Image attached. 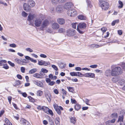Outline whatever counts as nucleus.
<instances>
[{
  "instance_id": "f257e3e1",
  "label": "nucleus",
  "mask_w": 125,
  "mask_h": 125,
  "mask_svg": "<svg viewBox=\"0 0 125 125\" xmlns=\"http://www.w3.org/2000/svg\"><path fill=\"white\" fill-rule=\"evenodd\" d=\"M43 20L42 15H41L36 17L34 20V23L35 26L37 27L41 26Z\"/></svg>"
},
{
  "instance_id": "f03ea898",
  "label": "nucleus",
  "mask_w": 125,
  "mask_h": 125,
  "mask_svg": "<svg viewBox=\"0 0 125 125\" xmlns=\"http://www.w3.org/2000/svg\"><path fill=\"white\" fill-rule=\"evenodd\" d=\"M105 0H99V4L102 9L104 10H108L109 8L108 3Z\"/></svg>"
},
{
  "instance_id": "7ed1b4c3",
  "label": "nucleus",
  "mask_w": 125,
  "mask_h": 125,
  "mask_svg": "<svg viewBox=\"0 0 125 125\" xmlns=\"http://www.w3.org/2000/svg\"><path fill=\"white\" fill-rule=\"evenodd\" d=\"M87 26L86 24L83 22L80 23L77 25V30L79 33L81 34H83L84 31L81 30L80 29H85Z\"/></svg>"
},
{
  "instance_id": "20e7f679",
  "label": "nucleus",
  "mask_w": 125,
  "mask_h": 125,
  "mask_svg": "<svg viewBox=\"0 0 125 125\" xmlns=\"http://www.w3.org/2000/svg\"><path fill=\"white\" fill-rule=\"evenodd\" d=\"M49 24V22L47 20H45L42 22L41 27H40V30L43 31Z\"/></svg>"
},
{
  "instance_id": "39448f33",
  "label": "nucleus",
  "mask_w": 125,
  "mask_h": 125,
  "mask_svg": "<svg viewBox=\"0 0 125 125\" xmlns=\"http://www.w3.org/2000/svg\"><path fill=\"white\" fill-rule=\"evenodd\" d=\"M67 13L69 16L73 17L76 16L77 15V11L74 9L69 10L67 11Z\"/></svg>"
},
{
  "instance_id": "423d86ee",
  "label": "nucleus",
  "mask_w": 125,
  "mask_h": 125,
  "mask_svg": "<svg viewBox=\"0 0 125 125\" xmlns=\"http://www.w3.org/2000/svg\"><path fill=\"white\" fill-rule=\"evenodd\" d=\"M111 68L112 70L111 75L112 76H115L120 75L119 74V72H118L115 71V70L117 69L116 68H114V65L112 66Z\"/></svg>"
},
{
  "instance_id": "0eeeda50",
  "label": "nucleus",
  "mask_w": 125,
  "mask_h": 125,
  "mask_svg": "<svg viewBox=\"0 0 125 125\" xmlns=\"http://www.w3.org/2000/svg\"><path fill=\"white\" fill-rule=\"evenodd\" d=\"M35 18V16L34 14H32L30 13L28 16L27 20L31 24H32L33 23V19Z\"/></svg>"
},
{
  "instance_id": "6e6552de",
  "label": "nucleus",
  "mask_w": 125,
  "mask_h": 125,
  "mask_svg": "<svg viewBox=\"0 0 125 125\" xmlns=\"http://www.w3.org/2000/svg\"><path fill=\"white\" fill-rule=\"evenodd\" d=\"M45 96L49 102H50L51 99V95L49 91H47L44 93Z\"/></svg>"
},
{
  "instance_id": "1a4fd4ad",
  "label": "nucleus",
  "mask_w": 125,
  "mask_h": 125,
  "mask_svg": "<svg viewBox=\"0 0 125 125\" xmlns=\"http://www.w3.org/2000/svg\"><path fill=\"white\" fill-rule=\"evenodd\" d=\"M67 36H73L76 33V31L75 30L73 29L68 30L67 31Z\"/></svg>"
},
{
  "instance_id": "9d476101",
  "label": "nucleus",
  "mask_w": 125,
  "mask_h": 125,
  "mask_svg": "<svg viewBox=\"0 0 125 125\" xmlns=\"http://www.w3.org/2000/svg\"><path fill=\"white\" fill-rule=\"evenodd\" d=\"M73 6V3L71 2H68L65 3L64 6V8L66 9H70Z\"/></svg>"
},
{
  "instance_id": "9b49d317",
  "label": "nucleus",
  "mask_w": 125,
  "mask_h": 125,
  "mask_svg": "<svg viewBox=\"0 0 125 125\" xmlns=\"http://www.w3.org/2000/svg\"><path fill=\"white\" fill-rule=\"evenodd\" d=\"M95 74L94 73H87L83 74V76L89 78H94L95 77Z\"/></svg>"
},
{
  "instance_id": "f8f14e48",
  "label": "nucleus",
  "mask_w": 125,
  "mask_h": 125,
  "mask_svg": "<svg viewBox=\"0 0 125 125\" xmlns=\"http://www.w3.org/2000/svg\"><path fill=\"white\" fill-rule=\"evenodd\" d=\"M30 7L28 4L26 3H24L23 4V8L24 10L27 12H28L31 10Z\"/></svg>"
},
{
  "instance_id": "ddd939ff",
  "label": "nucleus",
  "mask_w": 125,
  "mask_h": 125,
  "mask_svg": "<svg viewBox=\"0 0 125 125\" xmlns=\"http://www.w3.org/2000/svg\"><path fill=\"white\" fill-rule=\"evenodd\" d=\"M28 4L30 8L34 6L35 5V3L33 0H29L28 2Z\"/></svg>"
},
{
  "instance_id": "4468645a",
  "label": "nucleus",
  "mask_w": 125,
  "mask_h": 125,
  "mask_svg": "<svg viewBox=\"0 0 125 125\" xmlns=\"http://www.w3.org/2000/svg\"><path fill=\"white\" fill-rule=\"evenodd\" d=\"M33 83L36 85L41 87H43V86L42 83L41 81H34Z\"/></svg>"
},
{
  "instance_id": "2eb2a0df",
  "label": "nucleus",
  "mask_w": 125,
  "mask_h": 125,
  "mask_svg": "<svg viewBox=\"0 0 125 125\" xmlns=\"http://www.w3.org/2000/svg\"><path fill=\"white\" fill-rule=\"evenodd\" d=\"M58 22L60 24L63 25L64 24L65 22V20L62 18H59L57 20Z\"/></svg>"
},
{
  "instance_id": "dca6fc26",
  "label": "nucleus",
  "mask_w": 125,
  "mask_h": 125,
  "mask_svg": "<svg viewBox=\"0 0 125 125\" xmlns=\"http://www.w3.org/2000/svg\"><path fill=\"white\" fill-rule=\"evenodd\" d=\"M21 123L24 125H30L29 123L23 118H21L20 120Z\"/></svg>"
},
{
  "instance_id": "f3484780",
  "label": "nucleus",
  "mask_w": 125,
  "mask_h": 125,
  "mask_svg": "<svg viewBox=\"0 0 125 125\" xmlns=\"http://www.w3.org/2000/svg\"><path fill=\"white\" fill-rule=\"evenodd\" d=\"M59 27V25L56 23H54L52 25V28L54 30H57Z\"/></svg>"
},
{
  "instance_id": "a211bd4d",
  "label": "nucleus",
  "mask_w": 125,
  "mask_h": 125,
  "mask_svg": "<svg viewBox=\"0 0 125 125\" xmlns=\"http://www.w3.org/2000/svg\"><path fill=\"white\" fill-rule=\"evenodd\" d=\"M63 7L62 6L59 5L56 8V11L58 13H61L62 11Z\"/></svg>"
},
{
  "instance_id": "6ab92c4d",
  "label": "nucleus",
  "mask_w": 125,
  "mask_h": 125,
  "mask_svg": "<svg viewBox=\"0 0 125 125\" xmlns=\"http://www.w3.org/2000/svg\"><path fill=\"white\" fill-rule=\"evenodd\" d=\"M45 109L46 110V111H45L46 113L48 114H50L52 115H53V113L52 111L51 110L49 109L47 107H45Z\"/></svg>"
},
{
  "instance_id": "aec40b11",
  "label": "nucleus",
  "mask_w": 125,
  "mask_h": 125,
  "mask_svg": "<svg viewBox=\"0 0 125 125\" xmlns=\"http://www.w3.org/2000/svg\"><path fill=\"white\" fill-rule=\"evenodd\" d=\"M66 0H52V3L55 4L58 3L59 2L62 3L64 2Z\"/></svg>"
},
{
  "instance_id": "412c9836",
  "label": "nucleus",
  "mask_w": 125,
  "mask_h": 125,
  "mask_svg": "<svg viewBox=\"0 0 125 125\" xmlns=\"http://www.w3.org/2000/svg\"><path fill=\"white\" fill-rule=\"evenodd\" d=\"M59 67L62 69H63L65 68L66 66V64L64 63L60 62L58 64Z\"/></svg>"
},
{
  "instance_id": "4be33fe9",
  "label": "nucleus",
  "mask_w": 125,
  "mask_h": 125,
  "mask_svg": "<svg viewBox=\"0 0 125 125\" xmlns=\"http://www.w3.org/2000/svg\"><path fill=\"white\" fill-rule=\"evenodd\" d=\"M114 66V68L117 69L115 70V71H116L119 72V74H120L122 73V70L120 67H115V65Z\"/></svg>"
},
{
  "instance_id": "5701e85b",
  "label": "nucleus",
  "mask_w": 125,
  "mask_h": 125,
  "mask_svg": "<svg viewBox=\"0 0 125 125\" xmlns=\"http://www.w3.org/2000/svg\"><path fill=\"white\" fill-rule=\"evenodd\" d=\"M33 76L39 79H42V77L41 76V75L39 73H36L34 74H33Z\"/></svg>"
},
{
  "instance_id": "b1692460",
  "label": "nucleus",
  "mask_w": 125,
  "mask_h": 125,
  "mask_svg": "<svg viewBox=\"0 0 125 125\" xmlns=\"http://www.w3.org/2000/svg\"><path fill=\"white\" fill-rule=\"evenodd\" d=\"M110 117L111 118L117 119L118 117V114L116 113H113L111 115Z\"/></svg>"
},
{
  "instance_id": "393cba45",
  "label": "nucleus",
  "mask_w": 125,
  "mask_h": 125,
  "mask_svg": "<svg viewBox=\"0 0 125 125\" xmlns=\"http://www.w3.org/2000/svg\"><path fill=\"white\" fill-rule=\"evenodd\" d=\"M54 107L58 114L60 115L61 114V111L59 108L58 106H54Z\"/></svg>"
},
{
  "instance_id": "a878e982",
  "label": "nucleus",
  "mask_w": 125,
  "mask_h": 125,
  "mask_svg": "<svg viewBox=\"0 0 125 125\" xmlns=\"http://www.w3.org/2000/svg\"><path fill=\"white\" fill-rule=\"evenodd\" d=\"M15 61L18 64L21 65H23V61H21L20 59L18 58H16L15 59Z\"/></svg>"
},
{
  "instance_id": "bb28decb",
  "label": "nucleus",
  "mask_w": 125,
  "mask_h": 125,
  "mask_svg": "<svg viewBox=\"0 0 125 125\" xmlns=\"http://www.w3.org/2000/svg\"><path fill=\"white\" fill-rule=\"evenodd\" d=\"M119 77H113L112 79V81L114 83H116L118 81Z\"/></svg>"
},
{
  "instance_id": "cd10ccee",
  "label": "nucleus",
  "mask_w": 125,
  "mask_h": 125,
  "mask_svg": "<svg viewBox=\"0 0 125 125\" xmlns=\"http://www.w3.org/2000/svg\"><path fill=\"white\" fill-rule=\"evenodd\" d=\"M37 69L36 68H33L30 70L29 72V74H33L35 72H36L37 71Z\"/></svg>"
},
{
  "instance_id": "c85d7f7f",
  "label": "nucleus",
  "mask_w": 125,
  "mask_h": 125,
  "mask_svg": "<svg viewBox=\"0 0 125 125\" xmlns=\"http://www.w3.org/2000/svg\"><path fill=\"white\" fill-rule=\"evenodd\" d=\"M74 108L76 110L78 111L81 108V105L78 104H77L75 105Z\"/></svg>"
},
{
  "instance_id": "c756f323",
  "label": "nucleus",
  "mask_w": 125,
  "mask_h": 125,
  "mask_svg": "<svg viewBox=\"0 0 125 125\" xmlns=\"http://www.w3.org/2000/svg\"><path fill=\"white\" fill-rule=\"evenodd\" d=\"M125 80L124 79H121L118 81V83L121 85H122L124 84Z\"/></svg>"
},
{
  "instance_id": "7c9ffc66",
  "label": "nucleus",
  "mask_w": 125,
  "mask_h": 125,
  "mask_svg": "<svg viewBox=\"0 0 125 125\" xmlns=\"http://www.w3.org/2000/svg\"><path fill=\"white\" fill-rule=\"evenodd\" d=\"M111 71L110 70H106L105 72V75L107 76H109L111 75Z\"/></svg>"
},
{
  "instance_id": "2f4dec72",
  "label": "nucleus",
  "mask_w": 125,
  "mask_h": 125,
  "mask_svg": "<svg viewBox=\"0 0 125 125\" xmlns=\"http://www.w3.org/2000/svg\"><path fill=\"white\" fill-rule=\"evenodd\" d=\"M119 19H117L113 21L111 25L112 26H114L115 25V23H118L119 22Z\"/></svg>"
},
{
  "instance_id": "473e14b6",
  "label": "nucleus",
  "mask_w": 125,
  "mask_h": 125,
  "mask_svg": "<svg viewBox=\"0 0 125 125\" xmlns=\"http://www.w3.org/2000/svg\"><path fill=\"white\" fill-rule=\"evenodd\" d=\"M71 122L73 124H74L76 122V119L74 117H72L70 119Z\"/></svg>"
},
{
  "instance_id": "72a5a7b5",
  "label": "nucleus",
  "mask_w": 125,
  "mask_h": 125,
  "mask_svg": "<svg viewBox=\"0 0 125 125\" xmlns=\"http://www.w3.org/2000/svg\"><path fill=\"white\" fill-rule=\"evenodd\" d=\"M79 19L81 20H85L86 17L82 15H79L78 16Z\"/></svg>"
},
{
  "instance_id": "f704fd0d",
  "label": "nucleus",
  "mask_w": 125,
  "mask_h": 125,
  "mask_svg": "<svg viewBox=\"0 0 125 125\" xmlns=\"http://www.w3.org/2000/svg\"><path fill=\"white\" fill-rule=\"evenodd\" d=\"M118 2V3L120 5L118 6V8H122L123 6V2L120 0H119Z\"/></svg>"
},
{
  "instance_id": "c9c22d12",
  "label": "nucleus",
  "mask_w": 125,
  "mask_h": 125,
  "mask_svg": "<svg viewBox=\"0 0 125 125\" xmlns=\"http://www.w3.org/2000/svg\"><path fill=\"white\" fill-rule=\"evenodd\" d=\"M67 88L68 89V91L71 92H73L74 91V88L73 87L67 86Z\"/></svg>"
},
{
  "instance_id": "e433bc0d",
  "label": "nucleus",
  "mask_w": 125,
  "mask_h": 125,
  "mask_svg": "<svg viewBox=\"0 0 125 125\" xmlns=\"http://www.w3.org/2000/svg\"><path fill=\"white\" fill-rule=\"evenodd\" d=\"M4 120L6 123L7 125H12V124L10 122L8 119L5 118Z\"/></svg>"
},
{
  "instance_id": "4c0bfd02",
  "label": "nucleus",
  "mask_w": 125,
  "mask_h": 125,
  "mask_svg": "<svg viewBox=\"0 0 125 125\" xmlns=\"http://www.w3.org/2000/svg\"><path fill=\"white\" fill-rule=\"evenodd\" d=\"M15 85H14V86H16L19 85L21 84V82L19 80H16L15 82Z\"/></svg>"
},
{
  "instance_id": "58836bf2",
  "label": "nucleus",
  "mask_w": 125,
  "mask_h": 125,
  "mask_svg": "<svg viewBox=\"0 0 125 125\" xmlns=\"http://www.w3.org/2000/svg\"><path fill=\"white\" fill-rule=\"evenodd\" d=\"M123 116H119L118 120V122H120V123H123Z\"/></svg>"
},
{
  "instance_id": "ea45409f",
  "label": "nucleus",
  "mask_w": 125,
  "mask_h": 125,
  "mask_svg": "<svg viewBox=\"0 0 125 125\" xmlns=\"http://www.w3.org/2000/svg\"><path fill=\"white\" fill-rule=\"evenodd\" d=\"M99 47V45L95 44H92L91 45V48H98Z\"/></svg>"
},
{
  "instance_id": "a19ab883",
  "label": "nucleus",
  "mask_w": 125,
  "mask_h": 125,
  "mask_svg": "<svg viewBox=\"0 0 125 125\" xmlns=\"http://www.w3.org/2000/svg\"><path fill=\"white\" fill-rule=\"evenodd\" d=\"M43 94V92L41 90H38L37 92V94L38 96H41Z\"/></svg>"
},
{
  "instance_id": "79ce46f5",
  "label": "nucleus",
  "mask_w": 125,
  "mask_h": 125,
  "mask_svg": "<svg viewBox=\"0 0 125 125\" xmlns=\"http://www.w3.org/2000/svg\"><path fill=\"white\" fill-rule=\"evenodd\" d=\"M70 75L72 76H77V72H71L70 73Z\"/></svg>"
},
{
  "instance_id": "37998d69",
  "label": "nucleus",
  "mask_w": 125,
  "mask_h": 125,
  "mask_svg": "<svg viewBox=\"0 0 125 125\" xmlns=\"http://www.w3.org/2000/svg\"><path fill=\"white\" fill-rule=\"evenodd\" d=\"M28 98H29L30 101L33 102L35 101L34 99L31 96H28Z\"/></svg>"
},
{
  "instance_id": "c03bdc74",
  "label": "nucleus",
  "mask_w": 125,
  "mask_h": 125,
  "mask_svg": "<svg viewBox=\"0 0 125 125\" xmlns=\"http://www.w3.org/2000/svg\"><path fill=\"white\" fill-rule=\"evenodd\" d=\"M87 2L88 4V7H89L90 8L92 7V5L91 4V2L90 1L87 0Z\"/></svg>"
},
{
  "instance_id": "a18cd8bd",
  "label": "nucleus",
  "mask_w": 125,
  "mask_h": 125,
  "mask_svg": "<svg viewBox=\"0 0 125 125\" xmlns=\"http://www.w3.org/2000/svg\"><path fill=\"white\" fill-rule=\"evenodd\" d=\"M44 61L41 60L38 61V64L40 65H42L44 64Z\"/></svg>"
},
{
  "instance_id": "49530a36",
  "label": "nucleus",
  "mask_w": 125,
  "mask_h": 125,
  "mask_svg": "<svg viewBox=\"0 0 125 125\" xmlns=\"http://www.w3.org/2000/svg\"><path fill=\"white\" fill-rule=\"evenodd\" d=\"M77 24V22L73 23L72 24V27L74 29H76V26Z\"/></svg>"
},
{
  "instance_id": "de8ad7c7",
  "label": "nucleus",
  "mask_w": 125,
  "mask_h": 125,
  "mask_svg": "<svg viewBox=\"0 0 125 125\" xmlns=\"http://www.w3.org/2000/svg\"><path fill=\"white\" fill-rule=\"evenodd\" d=\"M58 32L60 33H62L65 31V30L63 28H61L58 30Z\"/></svg>"
},
{
  "instance_id": "09e8293b",
  "label": "nucleus",
  "mask_w": 125,
  "mask_h": 125,
  "mask_svg": "<svg viewBox=\"0 0 125 125\" xmlns=\"http://www.w3.org/2000/svg\"><path fill=\"white\" fill-rule=\"evenodd\" d=\"M41 71L43 73H47L48 72V71L45 68H42L41 69Z\"/></svg>"
},
{
  "instance_id": "8fccbe9b",
  "label": "nucleus",
  "mask_w": 125,
  "mask_h": 125,
  "mask_svg": "<svg viewBox=\"0 0 125 125\" xmlns=\"http://www.w3.org/2000/svg\"><path fill=\"white\" fill-rule=\"evenodd\" d=\"M51 66L52 68L55 70L57 71L58 70V69L57 66L55 65H52Z\"/></svg>"
},
{
  "instance_id": "3c124183",
  "label": "nucleus",
  "mask_w": 125,
  "mask_h": 125,
  "mask_svg": "<svg viewBox=\"0 0 125 125\" xmlns=\"http://www.w3.org/2000/svg\"><path fill=\"white\" fill-rule=\"evenodd\" d=\"M22 16L24 17H26L28 15V14L24 11H23L22 13Z\"/></svg>"
},
{
  "instance_id": "603ef678",
  "label": "nucleus",
  "mask_w": 125,
  "mask_h": 125,
  "mask_svg": "<svg viewBox=\"0 0 125 125\" xmlns=\"http://www.w3.org/2000/svg\"><path fill=\"white\" fill-rule=\"evenodd\" d=\"M25 50L26 51L30 52H33V50L32 49L29 48H26Z\"/></svg>"
},
{
  "instance_id": "864d4df0",
  "label": "nucleus",
  "mask_w": 125,
  "mask_h": 125,
  "mask_svg": "<svg viewBox=\"0 0 125 125\" xmlns=\"http://www.w3.org/2000/svg\"><path fill=\"white\" fill-rule=\"evenodd\" d=\"M3 67L4 69H9V66L7 64H4Z\"/></svg>"
},
{
  "instance_id": "5fc2aeb1",
  "label": "nucleus",
  "mask_w": 125,
  "mask_h": 125,
  "mask_svg": "<svg viewBox=\"0 0 125 125\" xmlns=\"http://www.w3.org/2000/svg\"><path fill=\"white\" fill-rule=\"evenodd\" d=\"M44 64L45 66H47L50 64V63L49 62H46L44 61Z\"/></svg>"
},
{
  "instance_id": "6e6d98bb",
  "label": "nucleus",
  "mask_w": 125,
  "mask_h": 125,
  "mask_svg": "<svg viewBox=\"0 0 125 125\" xmlns=\"http://www.w3.org/2000/svg\"><path fill=\"white\" fill-rule=\"evenodd\" d=\"M37 108L38 109L40 110H44L45 109L44 107H41V106L40 105L38 106L37 107Z\"/></svg>"
},
{
  "instance_id": "4d7b16f0",
  "label": "nucleus",
  "mask_w": 125,
  "mask_h": 125,
  "mask_svg": "<svg viewBox=\"0 0 125 125\" xmlns=\"http://www.w3.org/2000/svg\"><path fill=\"white\" fill-rule=\"evenodd\" d=\"M8 100L10 104H11V101L12 100V97L10 96H9L8 97Z\"/></svg>"
},
{
  "instance_id": "13d9d810",
  "label": "nucleus",
  "mask_w": 125,
  "mask_h": 125,
  "mask_svg": "<svg viewBox=\"0 0 125 125\" xmlns=\"http://www.w3.org/2000/svg\"><path fill=\"white\" fill-rule=\"evenodd\" d=\"M25 68L22 67L21 68V72L24 73L25 72Z\"/></svg>"
},
{
  "instance_id": "bf43d9fd",
  "label": "nucleus",
  "mask_w": 125,
  "mask_h": 125,
  "mask_svg": "<svg viewBox=\"0 0 125 125\" xmlns=\"http://www.w3.org/2000/svg\"><path fill=\"white\" fill-rule=\"evenodd\" d=\"M55 82L54 81H52L48 83V84L50 86H53L55 84Z\"/></svg>"
},
{
  "instance_id": "052dcab7",
  "label": "nucleus",
  "mask_w": 125,
  "mask_h": 125,
  "mask_svg": "<svg viewBox=\"0 0 125 125\" xmlns=\"http://www.w3.org/2000/svg\"><path fill=\"white\" fill-rule=\"evenodd\" d=\"M8 63L11 66L14 67L15 66L14 64L12 63L10 61H8Z\"/></svg>"
},
{
  "instance_id": "680f3d73",
  "label": "nucleus",
  "mask_w": 125,
  "mask_h": 125,
  "mask_svg": "<svg viewBox=\"0 0 125 125\" xmlns=\"http://www.w3.org/2000/svg\"><path fill=\"white\" fill-rule=\"evenodd\" d=\"M97 66V65L96 64H94L90 66V67L92 68H96Z\"/></svg>"
},
{
  "instance_id": "e2e57ef3",
  "label": "nucleus",
  "mask_w": 125,
  "mask_h": 125,
  "mask_svg": "<svg viewBox=\"0 0 125 125\" xmlns=\"http://www.w3.org/2000/svg\"><path fill=\"white\" fill-rule=\"evenodd\" d=\"M62 93L64 95H66L67 92L63 89H62Z\"/></svg>"
},
{
  "instance_id": "0e129e2a",
  "label": "nucleus",
  "mask_w": 125,
  "mask_h": 125,
  "mask_svg": "<svg viewBox=\"0 0 125 125\" xmlns=\"http://www.w3.org/2000/svg\"><path fill=\"white\" fill-rule=\"evenodd\" d=\"M107 30V29L105 27H103L101 28V31L103 32H104L106 31Z\"/></svg>"
},
{
  "instance_id": "69168bd1",
  "label": "nucleus",
  "mask_w": 125,
  "mask_h": 125,
  "mask_svg": "<svg viewBox=\"0 0 125 125\" xmlns=\"http://www.w3.org/2000/svg\"><path fill=\"white\" fill-rule=\"evenodd\" d=\"M121 67L122 68L123 70L125 71V63H123L121 65Z\"/></svg>"
},
{
  "instance_id": "338daca9",
  "label": "nucleus",
  "mask_w": 125,
  "mask_h": 125,
  "mask_svg": "<svg viewBox=\"0 0 125 125\" xmlns=\"http://www.w3.org/2000/svg\"><path fill=\"white\" fill-rule=\"evenodd\" d=\"M40 56L41 57L44 58L47 57V56L46 55L43 54H40Z\"/></svg>"
},
{
  "instance_id": "774afa93",
  "label": "nucleus",
  "mask_w": 125,
  "mask_h": 125,
  "mask_svg": "<svg viewBox=\"0 0 125 125\" xmlns=\"http://www.w3.org/2000/svg\"><path fill=\"white\" fill-rule=\"evenodd\" d=\"M9 45L10 47L13 48H15L16 46V45L14 43L10 44Z\"/></svg>"
}]
</instances>
